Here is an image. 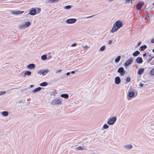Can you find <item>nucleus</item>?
I'll use <instances>...</instances> for the list:
<instances>
[{
    "label": "nucleus",
    "instance_id": "f257e3e1",
    "mask_svg": "<svg viewBox=\"0 0 154 154\" xmlns=\"http://www.w3.org/2000/svg\"><path fill=\"white\" fill-rule=\"evenodd\" d=\"M123 23L120 20H117L116 21V31L119 28L122 27L123 25Z\"/></svg>",
    "mask_w": 154,
    "mask_h": 154
},
{
    "label": "nucleus",
    "instance_id": "f03ea898",
    "mask_svg": "<svg viewBox=\"0 0 154 154\" xmlns=\"http://www.w3.org/2000/svg\"><path fill=\"white\" fill-rule=\"evenodd\" d=\"M116 121V117H113L109 119L107 122L109 125H113Z\"/></svg>",
    "mask_w": 154,
    "mask_h": 154
},
{
    "label": "nucleus",
    "instance_id": "7ed1b4c3",
    "mask_svg": "<svg viewBox=\"0 0 154 154\" xmlns=\"http://www.w3.org/2000/svg\"><path fill=\"white\" fill-rule=\"evenodd\" d=\"M31 24V23L30 22H26L24 24L21 25L20 27L22 28H25L26 27L29 26Z\"/></svg>",
    "mask_w": 154,
    "mask_h": 154
},
{
    "label": "nucleus",
    "instance_id": "20e7f679",
    "mask_svg": "<svg viewBox=\"0 0 154 154\" xmlns=\"http://www.w3.org/2000/svg\"><path fill=\"white\" fill-rule=\"evenodd\" d=\"M133 59L132 58H131L128 59L124 63V65L126 66H128L131 64L132 62Z\"/></svg>",
    "mask_w": 154,
    "mask_h": 154
},
{
    "label": "nucleus",
    "instance_id": "39448f33",
    "mask_svg": "<svg viewBox=\"0 0 154 154\" xmlns=\"http://www.w3.org/2000/svg\"><path fill=\"white\" fill-rule=\"evenodd\" d=\"M36 13V10L34 8H32L30 10V12L28 13V14L31 15H35Z\"/></svg>",
    "mask_w": 154,
    "mask_h": 154
},
{
    "label": "nucleus",
    "instance_id": "423d86ee",
    "mask_svg": "<svg viewBox=\"0 0 154 154\" xmlns=\"http://www.w3.org/2000/svg\"><path fill=\"white\" fill-rule=\"evenodd\" d=\"M144 4V2H139L137 5V10L140 9Z\"/></svg>",
    "mask_w": 154,
    "mask_h": 154
},
{
    "label": "nucleus",
    "instance_id": "0eeeda50",
    "mask_svg": "<svg viewBox=\"0 0 154 154\" xmlns=\"http://www.w3.org/2000/svg\"><path fill=\"white\" fill-rule=\"evenodd\" d=\"M135 93L134 92V91H130L128 93V96L129 98H128V100H130L131 99V97H133Z\"/></svg>",
    "mask_w": 154,
    "mask_h": 154
},
{
    "label": "nucleus",
    "instance_id": "6e6552de",
    "mask_svg": "<svg viewBox=\"0 0 154 154\" xmlns=\"http://www.w3.org/2000/svg\"><path fill=\"white\" fill-rule=\"evenodd\" d=\"M133 146L131 144H129L126 145L124 146V148L127 149H132L133 148Z\"/></svg>",
    "mask_w": 154,
    "mask_h": 154
},
{
    "label": "nucleus",
    "instance_id": "1a4fd4ad",
    "mask_svg": "<svg viewBox=\"0 0 154 154\" xmlns=\"http://www.w3.org/2000/svg\"><path fill=\"white\" fill-rule=\"evenodd\" d=\"M48 72V70L47 69L45 70H40L39 73L40 74H42L43 75H45L47 74Z\"/></svg>",
    "mask_w": 154,
    "mask_h": 154
},
{
    "label": "nucleus",
    "instance_id": "9d476101",
    "mask_svg": "<svg viewBox=\"0 0 154 154\" xmlns=\"http://www.w3.org/2000/svg\"><path fill=\"white\" fill-rule=\"evenodd\" d=\"M76 20L75 19H68L66 20V22L68 23H75Z\"/></svg>",
    "mask_w": 154,
    "mask_h": 154
},
{
    "label": "nucleus",
    "instance_id": "9b49d317",
    "mask_svg": "<svg viewBox=\"0 0 154 154\" xmlns=\"http://www.w3.org/2000/svg\"><path fill=\"white\" fill-rule=\"evenodd\" d=\"M118 72L119 73H120L121 75H123L125 73V72L124 71V69L123 68H119L118 70Z\"/></svg>",
    "mask_w": 154,
    "mask_h": 154
},
{
    "label": "nucleus",
    "instance_id": "f8f14e48",
    "mask_svg": "<svg viewBox=\"0 0 154 154\" xmlns=\"http://www.w3.org/2000/svg\"><path fill=\"white\" fill-rule=\"evenodd\" d=\"M24 12V11H13L12 12V13L13 14H22Z\"/></svg>",
    "mask_w": 154,
    "mask_h": 154
},
{
    "label": "nucleus",
    "instance_id": "ddd939ff",
    "mask_svg": "<svg viewBox=\"0 0 154 154\" xmlns=\"http://www.w3.org/2000/svg\"><path fill=\"white\" fill-rule=\"evenodd\" d=\"M136 61L137 63L139 64L143 62V60L142 58L139 57H138L137 58Z\"/></svg>",
    "mask_w": 154,
    "mask_h": 154
},
{
    "label": "nucleus",
    "instance_id": "4468645a",
    "mask_svg": "<svg viewBox=\"0 0 154 154\" xmlns=\"http://www.w3.org/2000/svg\"><path fill=\"white\" fill-rule=\"evenodd\" d=\"M144 71V69L143 68H140L139 69L138 71V74L139 75L142 74Z\"/></svg>",
    "mask_w": 154,
    "mask_h": 154
},
{
    "label": "nucleus",
    "instance_id": "2eb2a0df",
    "mask_svg": "<svg viewBox=\"0 0 154 154\" xmlns=\"http://www.w3.org/2000/svg\"><path fill=\"white\" fill-rule=\"evenodd\" d=\"M35 67V65L34 64H29L27 66V68L30 69H34Z\"/></svg>",
    "mask_w": 154,
    "mask_h": 154
},
{
    "label": "nucleus",
    "instance_id": "dca6fc26",
    "mask_svg": "<svg viewBox=\"0 0 154 154\" xmlns=\"http://www.w3.org/2000/svg\"><path fill=\"white\" fill-rule=\"evenodd\" d=\"M116 32V23L114 24L110 32L112 33H113Z\"/></svg>",
    "mask_w": 154,
    "mask_h": 154
},
{
    "label": "nucleus",
    "instance_id": "f3484780",
    "mask_svg": "<svg viewBox=\"0 0 154 154\" xmlns=\"http://www.w3.org/2000/svg\"><path fill=\"white\" fill-rule=\"evenodd\" d=\"M140 54V52L138 51H137L134 52L133 53L132 55L134 56H137L139 54Z\"/></svg>",
    "mask_w": 154,
    "mask_h": 154
},
{
    "label": "nucleus",
    "instance_id": "a211bd4d",
    "mask_svg": "<svg viewBox=\"0 0 154 154\" xmlns=\"http://www.w3.org/2000/svg\"><path fill=\"white\" fill-rule=\"evenodd\" d=\"M121 79L119 77H116V84H119L120 83Z\"/></svg>",
    "mask_w": 154,
    "mask_h": 154
},
{
    "label": "nucleus",
    "instance_id": "6ab92c4d",
    "mask_svg": "<svg viewBox=\"0 0 154 154\" xmlns=\"http://www.w3.org/2000/svg\"><path fill=\"white\" fill-rule=\"evenodd\" d=\"M41 89V87H39L33 90V92L35 93V92H38V91H40Z\"/></svg>",
    "mask_w": 154,
    "mask_h": 154
},
{
    "label": "nucleus",
    "instance_id": "aec40b11",
    "mask_svg": "<svg viewBox=\"0 0 154 154\" xmlns=\"http://www.w3.org/2000/svg\"><path fill=\"white\" fill-rule=\"evenodd\" d=\"M61 97L65 98H67L69 97V95L67 94H63L61 95Z\"/></svg>",
    "mask_w": 154,
    "mask_h": 154
},
{
    "label": "nucleus",
    "instance_id": "412c9836",
    "mask_svg": "<svg viewBox=\"0 0 154 154\" xmlns=\"http://www.w3.org/2000/svg\"><path fill=\"white\" fill-rule=\"evenodd\" d=\"M2 115L4 116H6L8 115V112L7 111H3L2 113Z\"/></svg>",
    "mask_w": 154,
    "mask_h": 154
},
{
    "label": "nucleus",
    "instance_id": "4be33fe9",
    "mask_svg": "<svg viewBox=\"0 0 154 154\" xmlns=\"http://www.w3.org/2000/svg\"><path fill=\"white\" fill-rule=\"evenodd\" d=\"M48 85V83L47 82H44L41 83L40 85L41 86H45Z\"/></svg>",
    "mask_w": 154,
    "mask_h": 154
},
{
    "label": "nucleus",
    "instance_id": "5701e85b",
    "mask_svg": "<svg viewBox=\"0 0 154 154\" xmlns=\"http://www.w3.org/2000/svg\"><path fill=\"white\" fill-rule=\"evenodd\" d=\"M146 47H147L146 45H144L143 46H140V48L141 51H143L146 48Z\"/></svg>",
    "mask_w": 154,
    "mask_h": 154
},
{
    "label": "nucleus",
    "instance_id": "b1692460",
    "mask_svg": "<svg viewBox=\"0 0 154 154\" xmlns=\"http://www.w3.org/2000/svg\"><path fill=\"white\" fill-rule=\"evenodd\" d=\"M24 74L25 75H30L31 74V72L29 71H26L25 73Z\"/></svg>",
    "mask_w": 154,
    "mask_h": 154
},
{
    "label": "nucleus",
    "instance_id": "393cba45",
    "mask_svg": "<svg viewBox=\"0 0 154 154\" xmlns=\"http://www.w3.org/2000/svg\"><path fill=\"white\" fill-rule=\"evenodd\" d=\"M41 58L42 60H45L47 59V57L46 55H43L42 56Z\"/></svg>",
    "mask_w": 154,
    "mask_h": 154
},
{
    "label": "nucleus",
    "instance_id": "a878e982",
    "mask_svg": "<svg viewBox=\"0 0 154 154\" xmlns=\"http://www.w3.org/2000/svg\"><path fill=\"white\" fill-rule=\"evenodd\" d=\"M150 74L152 75H154V68L152 69L150 71Z\"/></svg>",
    "mask_w": 154,
    "mask_h": 154
},
{
    "label": "nucleus",
    "instance_id": "bb28decb",
    "mask_svg": "<svg viewBox=\"0 0 154 154\" xmlns=\"http://www.w3.org/2000/svg\"><path fill=\"white\" fill-rule=\"evenodd\" d=\"M121 58V57L120 56H119L118 57L116 58V63L118 62L120 60Z\"/></svg>",
    "mask_w": 154,
    "mask_h": 154
},
{
    "label": "nucleus",
    "instance_id": "cd10ccee",
    "mask_svg": "<svg viewBox=\"0 0 154 154\" xmlns=\"http://www.w3.org/2000/svg\"><path fill=\"white\" fill-rule=\"evenodd\" d=\"M105 46H103L102 47H101L100 48V50L101 51H103L105 50Z\"/></svg>",
    "mask_w": 154,
    "mask_h": 154
},
{
    "label": "nucleus",
    "instance_id": "c85d7f7f",
    "mask_svg": "<svg viewBox=\"0 0 154 154\" xmlns=\"http://www.w3.org/2000/svg\"><path fill=\"white\" fill-rule=\"evenodd\" d=\"M76 149H78L79 150H83V148L81 146H79L77 148H76Z\"/></svg>",
    "mask_w": 154,
    "mask_h": 154
},
{
    "label": "nucleus",
    "instance_id": "c756f323",
    "mask_svg": "<svg viewBox=\"0 0 154 154\" xmlns=\"http://www.w3.org/2000/svg\"><path fill=\"white\" fill-rule=\"evenodd\" d=\"M126 81L127 83L129 82L130 81V78L129 77H127L126 79Z\"/></svg>",
    "mask_w": 154,
    "mask_h": 154
},
{
    "label": "nucleus",
    "instance_id": "7c9ffc66",
    "mask_svg": "<svg viewBox=\"0 0 154 154\" xmlns=\"http://www.w3.org/2000/svg\"><path fill=\"white\" fill-rule=\"evenodd\" d=\"M108 127V126L106 124H105L103 126V128L104 129L107 128Z\"/></svg>",
    "mask_w": 154,
    "mask_h": 154
},
{
    "label": "nucleus",
    "instance_id": "2f4dec72",
    "mask_svg": "<svg viewBox=\"0 0 154 154\" xmlns=\"http://www.w3.org/2000/svg\"><path fill=\"white\" fill-rule=\"evenodd\" d=\"M71 6L70 5H67L65 7V8L69 9L71 8Z\"/></svg>",
    "mask_w": 154,
    "mask_h": 154
},
{
    "label": "nucleus",
    "instance_id": "473e14b6",
    "mask_svg": "<svg viewBox=\"0 0 154 154\" xmlns=\"http://www.w3.org/2000/svg\"><path fill=\"white\" fill-rule=\"evenodd\" d=\"M153 57H150V58H149L147 59V61L148 63L149 62H150L151 60L153 59Z\"/></svg>",
    "mask_w": 154,
    "mask_h": 154
},
{
    "label": "nucleus",
    "instance_id": "72a5a7b5",
    "mask_svg": "<svg viewBox=\"0 0 154 154\" xmlns=\"http://www.w3.org/2000/svg\"><path fill=\"white\" fill-rule=\"evenodd\" d=\"M5 93V91H0V95H2Z\"/></svg>",
    "mask_w": 154,
    "mask_h": 154
},
{
    "label": "nucleus",
    "instance_id": "f704fd0d",
    "mask_svg": "<svg viewBox=\"0 0 154 154\" xmlns=\"http://www.w3.org/2000/svg\"><path fill=\"white\" fill-rule=\"evenodd\" d=\"M50 1L52 2H57L58 0H50Z\"/></svg>",
    "mask_w": 154,
    "mask_h": 154
},
{
    "label": "nucleus",
    "instance_id": "c9c22d12",
    "mask_svg": "<svg viewBox=\"0 0 154 154\" xmlns=\"http://www.w3.org/2000/svg\"><path fill=\"white\" fill-rule=\"evenodd\" d=\"M112 40H109V41L108 44L109 45H110L112 43Z\"/></svg>",
    "mask_w": 154,
    "mask_h": 154
},
{
    "label": "nucleus",
    "instance_id": "e433bc0d",
    "mask_svg": "<svg viewBox=\"0 0 154 154\" xmlns=\"http://www.w3.org/2000/svg\"><path fill=\"white\" fill-rule=\"evenodd\" d=\"M76 43H74L73 44H72L71 45V46L72 47H74L75 46H76Z\"/></svg>",
    "mask_w": 154,
    "mask_h": 154
},
{
    "label": "nucleus",
    "instance_id": "4c0bfd02",
    "mask_svg": "<svg viewBox=\"0 0 154 154\" xmlns=\"http://www.w3.org/2000/svg\"><path fill=\"white\" fill-rule=\"evenodd\" d=\"M139 86L141 87H143V84L142 83H140L139 85Z\"/></svg>",
    "mask_w": 154,
    "mask_h": 154
},
{
    "label": "nucleus",
    "instance_id": "58836bf2",
    "mask_svg": "<svg viewBox=\"0 0 154 154\" xmlns=\"http://www.w3.org/2000/svg\"><path fill=\"white\" fill-rule=\"evenodd\" d=\"M151 42L152 43H154V38L151 40Z\"/></svg>",
    "mask_w": 154,
    "mask_h": 154
},
{
    "label": "nucleus",
    "instance_id": "ea45409f",
    "mask_svg": "<svg viewBox=\"0 0 154 154\" xmlns=\"http://www.w3.org/2000/svg\"><path fill=\"white\" fill-rule=\"evenodd\" d=\"M61 69H60V70H57L56 71V73H57V72H61Z\"/></svg>",
    "mask_w": 154,
    "mask_h": 154
},
{
    "label": "nucleus",
    "instance_id": "a19ab883",
    "mask_svg": "<svg viewBox=\"0 0 154 154\" xmlns=\"http://www.w3.org/2000/svg\"><path fill=\"white\" fill-rule=\"evenodd\" d=\"M89 47L88 46H86L84 47V48H85V49H87Z\"/></svg>",
    "mask_w": 154,
    "mask_h": 154
},
{
    "label": "nucleus",
    "instance_id": "79ce46f5",
    "mask_svg": "<svg viewBox=\"0 0 154 154\" xmlns=\"http://www.w3.org/2000/svg\"><path fill=\"white\" fill-rule=\"evenodd\" d=\"M141 43V42H139L138 43V44H137V45H138V46H140V45Z\"/></svg>",
    "mask_w": 154,
    "mask_h": 154
},
{
    "label": "nucleus",
    "instance_id": "37998d69",
    "mask_svg": "<svg viewBox=\"0 0 154 154\" xmlns=\"http://www.w3.org/2000/svg\"><path fill=\"white\" fill-rule=\"evenodd\" d=\"M146 56V54L144 53L143 54V57H145Z\"/></svg>",
    "mask_w": 154,
    "mask_h": 154
},
{
    "label": "nucleus",
    "instance_id": "c03bdc74",
    "mask_svg": "<svg viewBox=\"0 0 154 154\" xmlns=\"http://www.w3.org/2000/svg\"><path fill=\"white\" fill-rule=\"evenodd\" d=\"M71 73H75V71H72L71 72Z\"/></svg>",
    "mask_w": 154,
    "mask_h": 154
},
{
    "label": "nucleus",
    "instance_id": "a18cd8bd",
    "mask_svg": "<svg viewBox=\"0 0 154 154\" xmlns=\"http://www.w3.org/2000/svg\"><path fill=\"white\" fill-rule=\"evenodd\" d=\"M70 74V73L69 72H68L66 73L67 75H68Z\"/></svg>",
    "mask_w": 154,
    "mask_h": 154
},
{
    "label": "nucleus",
    "instance_id": "49530a36",
    "mask_svg": "<svg viewBox=\"0 0 154 154\" xmlns=\"http://www.w3.org/2000/svg\"><path fill=\"white\" fill-rule=\"evenodd\" d=\"M93 16H89V17H87V18H91V17H92Z\"/></svg>",
    "mask_w": 154,
    "mask_h": 154
},
{
    "label": "nucleus",
    "instance_id": "de8ad7c7",
    "mask_svg": "<svg viewBox=\"0 0 154 154\" xmlns=\"http://www.w3.org/2000/svg\"><path fill=\"white\" fill-rule=\"evenodd\" d=\"M38 9L39 10V11H40L41 9L40 8H38Z\"/></svg>",
    "mask_w": 154,
    "mask_h": 154
},
{
    "label": "nucleus",
    "instance_id": "09e8293b",
    "mask_svg": "<svg viewBox=\"0 0 154 154\" xmlns=\"http://www.w3.org/2000/svg\"><path fill=\"white\" fill-rule=\"evenodd\" d=\"M152 52L154 53V49L152 50Z\"/></svg>",
    "mask_w": 154,
    "mask_h": 154
},
{
    "label": "nucleus",
    "instance_id": "8fccbe9b",
    "mask_svg": "<svg viewBox=\"0 0 154 154\" xmlns=\"http://www.w3.org/2000/svg\"><path fill=\"white\" fill-rule=\"evenodd\" d=\"M116 78H115V82H116Z\"/></svg>",
    "mask_w": 154,
    "mask_h": 154
},
{
    "label": "nucleus",
    "instance_id": "3c124183",
    "mask_svg": "<svg viewBox=\"0 0 154 154\" xmlns=\"http://www.w3.org/2000/svg\"><path fill=\"white\" fill-rule=\"evenodd\" d=\"M153 5H154V3H153Z\"/></svg>",
    "mask_w": 154,
    "mask_h": 154
}]
</instances>
